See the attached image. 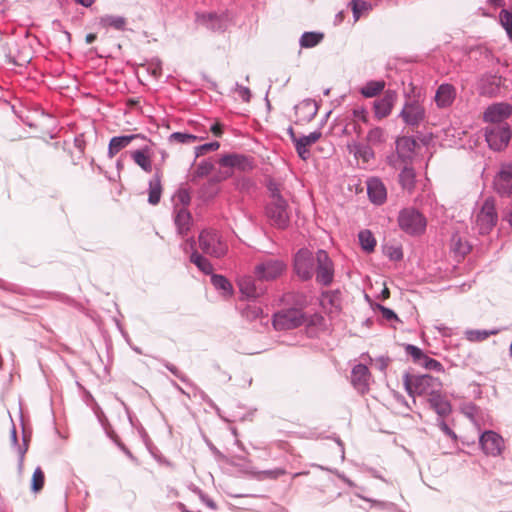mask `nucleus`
I'll use <instances>...</instances> for the list:
<instances>
[{
	"label": "nucleus",
	"instance_id": "23",
	"mask_svg": "<svg viewBox=\"0 0 512 512\" xmlns=\"http://www.w3.org/2000/svg\"><path fill=\"white\" fill-rule=\"evenodd\" d=\"M131 158L143 171L150 173L153 169L151 161V148L148 145L142 148L132 151L130 153Z\"/></svg>",
	"mask_w": 512,
	"mask_h": 512
},
{
	"label": "nucleus",
	"instance_id": "61",
	"mask_svg": "<svg viewBox=\"0 0 512 512\" xmlns=\"http://www.w3.org/2000/svg\"><path fill=\"white\" fill-rule=\"evenodd\" d=\"M23 442L24 443L22 446H18V455H19L18 468H19V470H22V468H23L24 456L28 450V445H27L25 439L23 440Z\"/></svg>",
	"mask_w": 512,
	"mask_h": 512
},
{
	"label": "nucleus",
	"instance_id": "27",
	"mask_svg": "<svg viewBox=\"0 0 512 512\" xmlns=\"http://www.w3.org/2000/svg\"><path fill=\"white\" fill-rule=\"evenodd\" d=\"M428 402L438 414L439 418H442L451 412L450 403L440 394V392H437L428 398Z\"/></svg>",
	"mask_w": 512,
	"mask_h": 512
},
{
	"label": "nucleus",
	"instance_id": "33",
	"mask_svg": "<svg viewBox=\"0 0 512 512\" xmlns=\"http://www.w3.org/2000/svg\"><path fill=\"white\" fill-rule=\"evenodd\" d=\"M200 24L205 25L211 30L221 29V20L216 13H203L197 15Z\"/></svg>",
	"mask_w": 512,
	"mask_h": 512
},
{
	"label": "nucleus",
	"instance_id": "41",
	"mask_svg": "<svg viewBox=\"0 0 512 512\" xmlns=\"http://www.w3.org/2000/svg\"><path fill=\"white\" fill-rule=\"evenodd\" d=\"M350 5L355 21H358L363 13L372 9V5L364 0H352Z\"/></svg>",
	"mask_w": 512,
	"mask_h": 512
},
{
	"label": "nucleus",
	"instance_id": "55",
	"mask_svg": "<svg viewBox=\"0 0 512 512\" xmlns=\"http://www.w3.org/2000/svg\"><path fill=\"white\" fill-rule=\"evenodd\" d=\"M235 87H236V91H237L239 97L244 102H249L250 99H251V91H250V89L248 87L240 85L239 83H236Z\"/></svg>",
	"mask_w": 512,
	"mask_h": 512
},
{
	"label": "nucleus",
	"instance_id": "21",
	"mask_svg": "<svg viewBox=\"0 0 512 512\" xmlns=\"http://www.w3.org/2000/svg\"><path fill=\"white\" fill-rule=\"evenodd\" d=\"M219 164L223 167L238 168L242 171L252 169V162L244 155L226 154L219 159Z\"/></svg>",
	"mask_w": 512,
	"mask_h": 512
},
{
	"label": "nucleus",
	"instance_id": "11",
	"mask_svg": "<svg viewBox=\"0 0 512 512\" xmlns=\"http://www.w3.org/2000/svg\"><path fill=\"white\" fill-rule=\"evenodd\" d=\"M426 111L418 100L409 99L399 113L404 123L410 127H418L425 119Z\"/></svg>",
	"mask_w": 512,
	"mask_h": 512
},
{
	"label": "nucleus",
	"instance_id": "6",
	"mask_svg": "<svg viewBox=\"0 0 512 512\" xmlns=\"http://www.w3.org/2000/svg\"><path fill=\"white\" fill-rule=\"evenodd\" d=\"M316 282L322 286H330L334 280V264L325 250L316 252Z\"/></svg>",
	"mask_w": 512,
	"mask_h": 512
},
{
	"label": "nucleus",
	"instance_id": "50",
	"mask_svg": "<svg viewBox=\"0 0 512 512\" xmlns=\"http://www.w3.org/2000/svg\"><path fill=\"white\" fill-rule=\"evenodd\" d=\"M322 136L321 131H313L309 135L299 137L298 141L303 143L305 146H311L316 143Z\"/></svg>",
	"mask_w": 512,
	"mask_h": 512
},
{
	"label": "nucleus",
	"instance_id": "39",
	"mask_svg": "<svg viewBox=\"0 0 512 512\" xmlns=\"http://www.w3.org/2000/svg\"><path fill=\"white\" fill-rule=\"evenodd\" d=\"M366 140L369 145H378L386 141V132L381 127H374L367 133Z\"/></svg>",
	"mask_w": 512,
	"mask_h": 512
},
{
	"label": "nucleus",
	"instance_id": "48",
	"mask_svg": "<svg viewBox=\"0 0 512 512\" xmlns=\"http://www.w3.org/2000/svg\"><path fill=\"white\" fill-rule=\"evenodd\" d=\"M420 366H423L427 370H433L438 372L443 370V366L439 361L430 358L427 355L424 356L423 360L420 363Z\"/></svg>",
	"mask_w": 512,
	"mask_h": 512
},
{
	"label": "nucleus",
	"instance_id": "43",
	"mask_svg": "<svg viewBox=\"0 0 512 512\" xmlns=\"http://www.w3.org/2000/svg\"><path fill=\"white\" fill-rule=\"evenodd\" d=\"M44 483H45V475H44V472L42 471L41 467H37L35 470H34V473L32 475V479H31V491L33 493H38L39 491L42 490L43 486H44Z\"/></svg>",
	"mask_w": 512,
	"mask_h": 512
},
{
	"label": "nucleus",
	"instance_id": "37",
	"mask_svg": "<svg viewBox=\"0 0 512 512\" xmlns=\"http://www.w3.org/2000/svg\"><path fill=\"white\" fill-rule=\"evenodd\" d=\"M242 316L249 320L254 321L256 319L263 318V310L260 305H258L255 302L248 303L243 309H242Z\"/></svg>",
	"mask_w": 512,
	"mask_h": 512
},
{
	"label": "nucleus",
	"instance_id": "24",
	"mask_svg": "<svg viewBox=\"0 0 512 512\" xmlns=\"http://www.w3.org/2000/svg\"><path fill=\"white\" fill-rule=\"evenodd\" d=\"M416 147V141L412 137L403 136L396 140L397 157L403 162L410 160Z\"/></svg>",
	"mask_w": 512,
	"mask_h": 512
},
{
	"label": "nucleus",
	"instance_id": "60",
	"mask_svg": "<svg viewBox=\"0 0 512 512\" xmlns=\"http://www.w3.org/2000/svg\"><path fill=\"white\" fill-rule=\"evenodd\" d=\"M353 115L356 119H358L364 123L368 122V112L363 107L355 108L353 110Z\"/></svg>",
	"mask_w": 512,
	"mask_h": 512
},
{
	"label": "nucleus",
	"instance_id": "64",
	"mask_svg": "<svg viewBox=\"0 0 512 512\" xmlns=\"http://www.w3.org/2000/svg\"><path fill=\"white\" fill-rule=\"evenodd\" d=\"M399 158L397 157V154L396 155H391V156H388L387 157V163L393 167H397V160Z\"/></svg>",
	"mask_w": 512,
	"mask_h": 512
},
{
	"label": "nucleus",
	"instance_id": "7",
	"mask_svg": "<svg viewBox=\"0 0 512 512\" xmlns=\"http://www.w3.org/2000/svg\"><path fill=\"white\" fill-rule=\"evenodd\" d=\"M510 138L511 130L508 124H495L485 129L486 142L495 151L504 149L508 145Z\"/></svg>",
	"mask_w": 512,
	"mask_h": 512
},
{
	"label": "nucleus",
	"instance_id": "34",
	"mask_svg": "<svg viewBox=\"0 0 512 512\" xmlns=\"http://www.w3.org/2000/svg\"><path fill=\"white\" fill-rule=\"evenodd\" d=\"M500 332V329L491 330H478L471 329L465 332L466 339L470 342H481L487 339L489 336L496 335Z\"/></svg>",
	"mask_w": 512,
	"mask_h": 512
},
{
	"label": "nucleus",
	"instance_id": "29",
	"mask_svg": "<svg viewBox=\"0 0 512 512\" xmlns=\"http://www.w3.org/2000/svg\"><path fill=\"white\" fill-rule=\"evenodd\" d=\"M191 215L186 208L178 210L174 222L180 235H185L190 229Z\"/></svg>",
	"mask_w": 512,
	"mask_h": 512
},
{
	"label": "nucleus",
	"instance_id": "38",
	"mask_svg": "<svg viewBox=\"0 0 512 512\" xmlns=\"http://www.w3.org/2000/svg\"><path fill=\"white\" fill-rule=\"evenodd\" d=\"M451 247L452 250L460 256L466 255L471 249L469 243L466 240H463L458 234L452 235Z\"/></svg>",
	"mask_w": 512,
	"mask_h": 512
},
{
	"label": "nucleus",
	"instance_id": "59",
	"mask_svg": "<svg viewBox=\"0 0 512 512\" xmlns=\"http://www.w3.org/2000/svg\"><path fill=\"white\" fill-rule=\"evenodd\" d=\"M177 198L183 206L189 205L191 201V196L187 189H179L177 192Z\"/></svg>",
	"mask_w": 512,
	"mask_h": 512
},
{
	"label": "nucleus",
	"instance_id": "19",
	"mask_svg": "<svg viewBox=\"0 0 512 512\" xmlns=\"http://www.w3.org/2000/svg\"><path fill=\"white\" fill-rule=\"evenodd\" d=\"M367 194L370 201L377 205L383 204L387 197L386 188L378 178H371L367 181Z\"/></svg>",
	"mask_w": 512,
	"mask_h": 512
},
{
	"label": "nucleus",
	"instance_id": "56",
	"mask_svg": "<svg viewBox=\"0 0 512 512\" xmlns=\"http://www.w3.org/2000/svg\"><path fill=\"white\" fill-rule=\"evenodd\" d=\"M377 307L381 311L383 318H385L386 320H399L397 314L392 309L382 306L380 304H378Z\"/></svg>",
	"mask_w": 512,
	"mask_h": 512
},
{
	"label": "nucleus",
	"instance_id": "8",
	"mask_svg": "<svg viewBox=\"0 0 512 512\" xmlns=\"http://www.w3.org/2000/svg\"><path fill=\"white\" fill-rule=\"evenodd\" d=\"M304 314L300 309L291 308L281 310L273 316V326L276 330H291L301 326Z\"/></svg>",
	"mask_w": 512,
	"mask_h": 512
},
{
	"label": "nucleus",
	"instance_id": "2",
	"mask_svg": "<svg viewBox=\"0 0 512 512\" xmlns=\"http://www.w3.org/2000/svg\"><path fill=\"white\" fill-rule=\"evenodd\" d=\"M198 241L203 253L213 258L220 259L228 252V244L217 230L205 229L201 231Z\"/></svg>",
	"mask_w": 512,
	"mask_h": 512
},
{
	"label": "nucleus",
	"instance_id": "20",
	"mask_svg": "<svg viewBox=\"0 0 512 512\" xmlns=\"http://www.w3.org/2000/svg\"><path fill=\"white\" fill-rule=\"evenodd\" d=\"M138 138L145 139V137L141 134H130L112 137L108 145V157L112 159L122 149L126 148L133 140Z\"/></svg>",
	"mask_w": 512,
	"mask_h": 512
},
{
	"label": "nucleus",
	"instance_id": "49",
	"mask_svg": "<svg viewBox=\"0 0 512 512\" xmlns=\"http://www.w3.org/2000/svg\"><path fill=\"white\" fill-rule=\"evenodd\" d=\"M284 474H286V470L283 468L264 470L260 472L259 479H277Z\"/></svg>",
	"mask_w": 512,
	"mask_h": 512
},
{
	"label": "nucleus",
	"instance_id": "3",
	"mask_svg": "<svg viewBox=\"0 0 512 512\" xmlns=\"http://www.w3.org/2000/svg\"><path fill=\"white\" fill-rule=\"evenodd\" d=\"M497 221L495 201L493 198H487L473 217V227L479 234L486 235L495 227Z\"/></svg>",
	"mask_w": 512,
	"mask_h": 512
},
{
	"label": "nucleus",
	"instance_id": "51",
	"mask_svg": "<svg viewBox=\"0 0 512 512\" xmlns=\"http://www.w3.org/2000/svg\"><path fill=\"white\" fill-rule=\"evenodd\" d=\"M213 168H214V166L211 162L202 161L198 164V166L196 168L195 176L204 177V176L208 175L213 170Z\"/></svg>",
	"mask_w": 512,
	"mask_h": 512
},
{
	"label": "nucleus",
	"instance_id": "47",
	"mask_svg": "<svg viewBox=\"0 0 512 512\" xmlns=\"http://www.w3.org/2000/svg\"><path fill=\"white\" fill-rule=\"evenodd\" d=\"M220 147V143L217 141L205 143L195 148V156L200 157L209 151H216Z\"/></svg>",
	"mask_w": 512,
	"mask_h": 512
},
{
	"label": "nucleus",
	"instance_id": "36",
	"mask_svg": "<svg viewBox=\"0 0 512 512\" xmlns=\"http://www.w3.org/2000/svg\"><path fill=\"white\" fill-rule=\"evenodd\" d=\"M359 243L362 249L368 253L374 251L376 239L369 230H362L358 234Z\"/></svg>",
	"mask_w": 512,
	"mask_h": 512
},
{
	"label": "nucleus",
	"instance_id": "57",
	"mask_svg": "<svg viewBox=\"0 0 512 512\" xmlns=\"http://www.w3.org/2000/svg\"><path fill=\"white\" fill-rule=\"evenodd\" d=\"M164 366L174 375L176 376L178 379H180L182 382L184 383H188V379L187 377L181 373L178 368L176 366H174L173 364H170L169 362H165L164 363Z\"/></svg>",
	"mask_w": 512,
	"mask_h": 512
},
{
	"label": "nucleus",
	"instance_id": "18",
	"mask_svg": "<svg viewBox=\"0 0 512 512\" xmlns=\"http://www.w3.org/2000/svg\"><path fill=\"white\" fill-rule=\"evenodd\" d=\"M496 191L501 195L512 194V168L503 167L494 179Z\"/></svg>",
	"mask_w": 512,
	"mask_h": 512
},
{
	"label": "nucleus",
	"instance_id": "28",
	"mask_svg": "<svg viewBox=\"0 0 512 512\" xmlns=\"http://www.w3.org/2000/svg\"><path fill=\"white\" fill-rule=\"evenodd\" d=\"M348 148L355 158L361 159L364 163H368L374 158V151L369 144L355 142L349 145Z\"/></svg>",
	"mask_w": 512,
	"mask_h": 512
},
{
	"label": "nucleus",
	"instance_id": "44",
	"mask_svg": "<svg viewBox=\"0 0 512 512\" xmlns=\"http://www.w3.org/2000/svg\"><path fill=\"white\" fill-rule=\"evenodd\" d=\"M102 23L106 26L113 27L116 30H124L126 19L122 16L106 15L102 18Z\"/></svg>",
	"mask_w": 512,
	"mask_h": 512
},
{
	"label": "nucleus",
	"instance_id": "5",
	"mask_svg": "<svg viewBox=\"0 0 512 512\" xmlns=\"http://www.w3.org/2000/svg\"><path fill=\"white\" fill-rule=\"evenodd\" d=\"M316 254L302 248L294 256V272L303 281L312 279L315 272Z\"/></svg>",
	"mask_w": 512,
	"mask_h": 512
},
{
	"label": "nucleus",
	"instance_id": "32",
	"mask_svg": "<svg viewBox=\"0 0 512 512\" xmlns=\"http://www.w3.org/2000/svg\"><path fill=\"white\" fill-rule=\"evenodd\" d=\"M324 38L321 32H304L299 40L301 48H313L317 46Z\"/></svg>",
	"mask_w": 512,
	"mask_h": 512
},
{
	"label": "nucleus",
	"instance_id": "35",
	"mask_svg": "<svg viewBox=\"0 0 512 512\" xmlns=\"http://www.w3.org/2000/svg\"><path fill=\"white\" fill-rule=\"evenodd\" d=\"M384 81H369L360 90V93L366 98H372L384 90Z\"/></svg>",
	"mask_w": 512,
	"mask_h": 512
},
{
	"label": "nucleus",
	"instance_id": "4",
	"mask_svg": "<svg viewBox=\"0 0 512 512\" xmlns=\"http://www.w3.org/2000/svg\"><path fill=\"white\" fill-rule=\"evenodd\" d=\"M398 224L401 230L409 235L424 233L427 220L425 216L414 208H405L399 212Z\"/></svg>",
	"mask_w": 512,
	"mask_h": 512
},
{
	"label": "nucleus",
	"instance_id": "16",
	"mask_svg": "<svg viewBox=\"0 0 512 512\" xmlns=\"http://www.w3.org/2000/svg\"><path fill=\"white\" fill-rule=\"evenodd\" d=\"M502 84V77L497 74H485L478 82V91L483 96H497Z\"/></svg>",
	"mask_w": 512,
	"mask_h": 512
},
{
	"label": "nucleus",
	"instance_id": "58",
	"mask_svg": "<svg viewBox=\"0 0 512 512\" xmlns=\"http://www.w3.org/2000/svg\"><path fill=\"white\" fill-rule=\"evenodd\" d=\"M268 190L270 192V198H271V201H277V198L279 199H284L281 194H280V190L278 188V185L275 183V182H269L268 184Z\"/></svg>",
	"mask_w": 512,
	"mask_h": 512
},
{
	"label": "nucleus",
	"instance_id": "12",
	"mask_svg": "<svg viewBox=\"0 0 512 512\" xmlns=\"http://www.w3.org/2000/svg\"><path fill=\"white\" fill-rule=\"evenodd\" d=\"M483 452L487 455L498 456L504 448L503 438L494 431H485L479 438Z\"/></svg>",
	"mask_w": 512,
	"mask_h": 512
},
{
	"label": "nucleus",
	"instance_id": "13",
	"mask_svg": "<svg viewBox=\"0 0 512 512\" xmlns=\"http://www.w3.org/2000/svg\"><path fill=\"white\" fill-rule=\"evenodd\" d=\"M397 93L394 90H386L383 96L374 101L373 108L375 117L379 120L388 117L397 101Z\"/></svg>",
	"mask_w": 512,
	"mask_h": 512
},
{
	"label": "nucleus",
	"instance_id": "9",
	"mask_svg": "<svg viewBox=\"0 0 512 512\" xmlns=\"http://www.w3.org/2000/svg\"><path fill=\"white\" fill-rule=\"evenodd\" d=\"M286 269L284 261L275 258H268L259 262L255 268V276L262 281H270L278 278Z\"/></svg>",
	"mask_w": 512,
	"mask_h": 512
},
{
	"label": "nucleus",
	"instance_id": "63",
	"mask_svg": "<svg viewBox=\"0 0 512 512\" xmlns=\"http://www.w3.org/2000/svg\"><path fill=\"white\" fill-rule=\"evenodd\" d=\"M201 499L209 508H211V509H215L216 508V504H215V502L212 499L208 498L205 495H201Z\"/></svg>",
	"mask_w": 512,
	"mask_h": 512
},
{
	"label": "nucleus",
	"instance_id": "46",
	"mask_svg": "<svg viewBox=\"0 0 512 512\" xmlns=\"http://www.w3.org/2000/svg\"><path fill=\"white\" fill-rule=\"evenodd\" d=\"M405 351L408 355H410L413 358L414 362L418 365H420L421 361L425 356V354L420 348L412 344H407L405 346Z\"/></svg>",
	"mask_w": 512,
	"mask_h": 512
},
{
	"label": "nucleus",
	"instance_id": "42",
	"mask_svg": "<svg viewBox=\"0 0 512 512\" xmlns=\"http://www.w3.org/2000/svg\"><path fill=\"white\" fill-rule=\"evenodd\" d=\"M170 143L191 144L198 140V137L186 132H174L168 138Z\"/></svg>",
	"mask_w": 512,
	"mask_h": 512
},
{
	"label": "nucleus",
	"instance_id": "31",
	"mask_svg": "<svg viewBox=\"0 0 512 512\" xmlns=\"http://www.w3.org/2000/svg\"><path fill=\"white\" fill-rule=\"evenodd\" d=\"M190 261L204 274H213V266L211 262L206 257L201 255L198 251L194 250L191 253Z\"/></svg>",
	"mask_w": 512,
	"mask_h": 512
},
{
	"label": "nucleus",
	"instance_id": "1",
	"mask_svg": "<svg viewBox=\"0 0 512 512\" xmlns=\"http://www.w3.org/2000/svg\"><path fill=\"white\" fill-rule=\"evenodd\" d=\"M405 389L409 396H425L430 398L437 392H440L441 383L437 378L428 374L404 376Z\"/></svg>",
	"mask_w": 512,
	"mask_h": 512
},
{
	"label": "nucleus",
	"instance_id": "14",
	"mask_svg": "<svg viewBox=\"0 0 512 512\" xmlns=\"http://www.w3.org/2000/svg\"><path fill=\"white\" fill-rule=\"evenodd\" d=\"M512 114V106L507 103H495L490 105L484 112L483 119L492 125L503 124L502 122Z\"/></svg>",
	"mask_w": 512,
	"mask_h": 512
},
{
	"label": "nucleus",
	"instance_id": "62",
	"mask_svg": "<svg viewBox=\"0 0 512 512\" xmlns=\"http://www.w3.org/2000/svg\"><path fill=\"white\" fill-rule=\"evenodd\" d=\"M210 131L217 137H220L222 135V126L219 123H214L210 127Z\"/></svg>",
	"mask_w": 512,
	"mask_h": 512
},
{
	"label": "nucleus",
	"instance_id": "22",
	"mask_svg": "<svg viewBox=\"0 0 512 512\" xmlns=\"http://www.w3.org/2000/svg\"><path fill=\"white\" fill-rule=\"evenodd\" d=\"M161 177V169L156 167L155 174L148 183V202L151 205H157L160 202L162 194Z\"/></svg>",
	"mask_w": 512,
	"mask_h": 512
},
{
	"label": "nucleus",
	"instance_id": "17",
	"mask_svg": "<svg viewBox=\"0 0 512 512\" xmlns=\"http://www.w3.org/2000/svg\"><path fill=\"white\" fill-rule=\"evenodd\" d=\"M370 372L367 366L363 364H357L352 368L351 371V384L353 387L364 394L369 387Z\"/></svg>",
	"mask_w": 512,
	"mask_h": 512
},
{
	"label": "nucleus",
	"instance_id": "15",
	"mask_svg": "<svg viewBox=\"0 0 512 512\" xmlns=\"http://www.w3.org/2000/svg\"><path fill=\"white\" fill-rule=\"evenodd\" d=\"M457 96V90L454 85L450 83H442L438 86L434 101L439 109L450 108Z\"/></svg>",
	"mask_w": 512,
	"mask_h": 512
},
{
	"label": "nucleus",
	"instance_id": "45",
	"mask_svg": "<svg viewBox=\"0 0 512 512\" xmlns=\"http://www.w3.org/2000/svg\"><path fill=\"white\" fill-rule=\"evenodd\" d=\"M500 22L510 40H512V13L506 9L500 12Z\"/></svg>",
	"mask_w": 512,
	"mask_h": 512
},
{
	"label": "nucleus",
	"instance_id": "54",
	"mask_svg": "<svg viewBox=\"0 0 512 512\" xmlns=\"http://www.w3.org/2000/svg\"><path fill=\"white\" fill-rule=\"evenodd\" d=\"M296 152L298 156L302 160H307L310 157V151L308 149L309 146H305L303 143L299 142L298 140L294 143Z\"/></svg>",
	"mask_w": 512,
	"mask_h": 512
},
{
	"label": "nucleus",
	"instance_id": "25",
	"mask_svg": "<svg viewBox=\"0 0 512 512\" xmlns=\"http://www.w3.org/2000/svg\"><path fill=\"white\" fill-rule=\"evenodd\" d=\"M238 287L243 298L256 299L263 293L261 288L256 286L255 280L252 277H242L238 281Z\"/></svg>",
	"mask_w": 512,
	"mask_h": 512
},
{
	"label": "nucleus",
	"instance_id": "26",
	"mask_svg": "<svg viewBox=\"0 0 512 512\" xmlns=\"http://www.w3.org/2000/svg\"><path fill=\"white\" fill-rule=\"evenodd\" d=\"M296 112L302 114V120L310 122L318 112V104L313 99H304L299 105L295 106Z\"/></svg>",
	"mask_w": 512,
	"mask_h": 512
},
{
	"label": "nucleus",
	"instance_id": "53",
	"mask_svg": "<svg viewBox=\"0 0 512 512\" xmlns=\"http://www.w3.org/2000/svg\"><path fill=\"white\" fill-rule=\"evenodd\" d=\"M437 426L439 429L448 437H450L452 440H457V435L455 432L447 425V423L442 419H437Z\"/></svg>",
	"mask_w": 512,
	"mask_h": 512
},
{
	"label": "nucleus",
	"instance_id": "10",
	"mask_svg": "<svg viewBox=\"0 0 512 512\" xmlns=\"http://www.w3.org/2000/svg\"><path fill=\"white\" fill-rule=\"evenodd\" d=\"M288 204L285 199L277 198L270 201L266 207V215L271 224L279 229H285L289 224Z\"/></svg>",
	"mask_w": 512,
	"mask_h": 512
},
{
	"label": "nucleus",
	"instance_id": "40",
	"mask_svg": "<svg viewBox=\"0 0 512 512\" xmlns=\"http://www.w3.org/2000/svg\"><path fill=\"white\" fill-rule=\"evenodd\" d=\"M399 180L403 188L411 190L414 187V170L410 167L404 166L399 174Z\"/></svg>",
	"mask_w": 512,
	"mask_h": 512
},
{
	"label": "nucleus",
	"instance_id": "52",
	"mask_svg": "<svg viewBox=\"0 0 512 512\" xmlns=\"http://www.w3.org/2000/svg\"><path fill=\"white\" fill-rule=\"evenodd\" d=\"M386 255L394 261H399L403 258V252L401 247L390 246L386 248Z\"/></svg>",
	"mask_w": 512,
	"mask_h": 512
},
{
	"label": "nucleus",
	"instance_id": "30",
	"mask_svg": "<svg viewBox=\"0 0 512 512\" xmlns=\"http://www.w3.org/2000/svg\"><path fill=\"white\" fill-rule=\"evenodd\" d=\"M211 283L213 284L216 290L222 292V295L224 297H228L233 294L232 284L225 276L219 274H212Z\"/></svg>",
	"mask_w": 512,
	"mask_h": 512
}]
</instances>
